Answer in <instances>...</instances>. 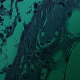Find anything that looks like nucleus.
<instances>
[{
  "instance_id": "1",
  "label": "nucleus",
  "mask_w": 80,
  "mask_h": 80,
  "mask_svg": "<svg viewBox=\"0 0 80 80\" xmlns=\"http://www.w3.org/2000/svg\"><path fill=\"white\" fill-rule=\"evenodd\" d=\"M18 21H19V22H21V20H20V19H18Z\"/></svg>"
}]
</instances>
